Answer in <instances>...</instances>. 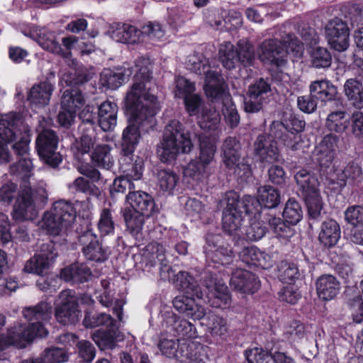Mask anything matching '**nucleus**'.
I'll use <instances>...</instances> for the list:
<instances>
[{
    "instance_id": "nucleus-1",
    "label": "nucleus",
    "mask_w": 363,
    "mask_h": 363,
    "mask_svg": "<svg viewBox=\"0 0 363 363\" xmlns=\"http://www.w3.org/2000/svg\"><path fill=\"white\" fill-rule=\"evenodd\" d=\"M149 59L140 57L135 60L133 83L126 94L125 104L128 113L139 119H153L159 108L157 98L150 93Z\"/></svg>"
},
{
    "instance_id": "nucleus-2",
    "label": "nucleus",
    "mask_w": 363,
    "mask_h": 363,
    "mask_svg": "<svg viewBox=\"0 0 363 363\" xmlns=\"http://www.w3.org/2000/svg\"><path fill=\"white\" fill-rule=\"evenodd\" d=\"M166 250L157 242H151L145 246L141 253V262L148 270L157 264L160 265V274L164 279L172 280L176 286L186 294L198 298L203 297V293L194 278L187 272H179L172 278V271L168 264L165 255Z\"/></svg>"
},
{
    "instance_id": "nucleus-3",
    "label": "nucleus",
    "mask_w": 363,
    "mask_h": 363,
    "mask_svg": "<svg viewBox=\"0 0 363 363\" xmlns=\"http://www.w3.org/2000/svg\"><path fill=\"white\" fill-rule=\"evenodd\" d=\"M291 23L284 24L273 39L266 40L259 45L257 53L261 61L281 67L286 62V52H302V43L291 33Z\"/></svg>"
},
{
    "instance_id": "nucleus-4",
    "label": "nucleus",
    "mask_w": 363,
    "mask_h": 363,
    "mask_svg": "<svg viewBox=\"0 0 363 363\" xmlns=\"http://www.w3.org/2000/svg\"><path fill=\"white\" fill-rule=\"evenodd\" d=\"M192 147L191 140L182 124L172 120L166 125L157 155L162 162H171L179 154L190 152Z\"/></svg>"
},
{
    "instance_id": "nucleus-5",
    "label": "nucleus",
    "mask_w": 363,
    "mask_h": 363,
    "mask_svg": "<svg viewBox=\"0 0 363 363\" xmlns=\"http://www.w3.org/2000/svg\"><path fill=\"white\" fill-rule=\"evenodd\" d=\"M199 140V157L189 163L185 174L197 181H203L215 172L213 163L217 148L215 141L208 136L201 135Z\"/></svg>"
},
{
    "instance_id": "nucleus-6",
    "label": "nucleus",
    "mask_w": 363,
    "mask_h": 363,
    "mask_svg": "<svg viewBox=\"0 0 363 363\" xmlns=\"http://www.w3.org/2000/svg\"><path fill=\"white\" fill-rule=\"evenodd\" d=\"M294 179L304 199L309 216L313 219L318 218L323 209V202L317 177L313 172L301 169L296 172Z\"/></svg>"
},
{
    "instance_id": "nucleus-7",
    "label": "nucleus",
    "mask_w": 363,
    "mask_h": 363,
    "mask_svg": "<svg viewBox=\"0 0 363 363\" xmlns=\"http://www.w3.org/2000/svg\"><path fill=\"white\" fill-rule=\"evenodd\" d=\"M218 57L223 66L228 69L235 68L238 63L250 66L255 60L254 48L244 40H240L237 46L230 42H224L219 47Z\"/></svg>"
},
{
    "instance_id": "nucleus-8",
    "label": "nucleus",
    "mask_w": 363,
    "mask_h": 363,
    "mask_svg": "<svg viewBox=\"0 0 363 363\" xmlns=\"http://www.w3.org/2000/svg\"><path fill=\"white\" fill-rule=\"evenodd\" d=\"M51 120L42 118L39 126L42 128L35 140L38 155L45 163L55 167L62 161L61 155L57 152L58 138L55 133L49 129Z\"/></svg>"
},
{
    "instance_id": "nucleus-9",
    "label": "nucleus",
    "mask_w": 363,
    "mask_h": 363,
    "mask_svg": "<svg viewBox=\"0 0 363 363\" xmlns=\"http://www.w3.org/2000/svg\"><path fill=\"white\" fill-rule=\"evenodd\" d=\"M159 348L162 354L176 358L181 363H205L201 357V347L194 342H187L184 339L173 340L163 339L159 344Z\"/></svg>"
},
{
    "instance_id": "nucleus-10",
    "label": "nucleus",
    "mask_w": 363,
    "mask_h": 363,
    "mask_svg": "<svg viewBox=\"0 0 363 363\" xmlns=\"http://www.w3.org/2000/svg\"><path fill=\"white\" fill-rule=\"evenodd\" d=\"M223 162L225 167L240 177L251 175L247 160L242 157L240 141L233 137L227 138L222 146Z\"/></svg>"
},
{
    "instance_id": "nucleus-11",
    "label": "nucleus",
    "mask_w": 363,
    "mask_h": 363,
    "mask_svg": "<svg viewBox=\"0 0 363 363\" xmlns=\"http://www.w3.org/2000/svg\"><path fill=\"white\" fill-rule=\"evenodd\" d=\"M55 316L57 321L64 325L77 323L81 317L78 298L74 291H61L55 302Z\"/></svg>"
},
{
    "instance_id": "nucleus-12",
    "label": "nucleus",
    "mask_w": 363,
    "mask_h": 363,
    "mask_svg": "<svg viewBox=\"0 0 363 363\" xmlns=\"http://www.w3.org/2000/svg\"><path fill=\"white\" fill-rule=\"evenodd\" d=\"M226 206L223 212V228L228 234L237 233L242 225L243 213L246 210L245 197L242 201L235 191L228 192L225 195Z\"/></svg>"
},
{
    "instance_id": "nucleus-13",
    "label": "nucleus",
    "mask_w": 363,
    "mask_h": 363,
    "mask_svg": "<svg viewBox=\"0 0 363 363\" xmlns=\"http://www.w3.org/2000/svg\"><path fill=\"white\" fill-rule=\"evenodd\" d=\"M52 313V307L47 301H40L35 306L26 307L23 310V317L30 322L28 325L40 337L48 335V331L43 324L50 320Z\"/></svg>"
},
{
    "instance_id": "nucleus-14",
    "label": "nucleus",
    "mask_w": 363,
    "mask_h": 363,
    "mask_svg": "<svg viewBox=\"0 0 363 363\" xmlns=\"http://www.w3.org/2000/svg\"><path fill=\"white\" fill-rule=\"evenodd\" d=\"M326 40L332 49L343 52L349 47V28L339 18L330 20L325 28Z\"/></svg>"
},
{
    "instance_id": "nucleus-15",
    "label": "nucleus",
    "mask_w": 363,
    "mask_h": 363,
    "mask_svg": "<svg viewBox=\"0 0 363 363\" xmlns=\"http://www.w3.org/2000/svg\"><path fill=\"white\" fill-rule=\"evenodd\" d=\"M270 90L269 84L262 78L250 85L244 102L245 111L257 113L262 110Z\"/></svg>"
},
{
    "instance_id": "nucleus-16",
    "label": "nucleus",
    "mask_w": 363,
    "mask_h": 363,
    "mask_svg": "<svg viewBox=\"0 0 363 363\" xmlns=\"http://www.w3.org/2000/svg\"><path fill=\"white\" fill-rule=\"evenodd\" d=\"M57 256L52 242L43 243L33 257L30 259L24 267V271L38 275H43L50 263Z\"/></svg>"
},
{
    "instance_id": "nucleus-17",
    "label": "nucleus",
    "mask_w": 363,
    "mask_h": 363,
    "mask_svg": "<svg viewBox=\"0 0 363 363\" xmlns=\"http://www.w3.org/2000/svg\"><path fill=\"white\" fill-rule=\"evenodd\" d=\"M160 318L162 325L169 328V333H173L174 335L186 338H194L196 336L194 325L178 317L169 308H164L161 311Z\"/></svg>"
},
{
    "instance_id": "nucleus-18",
    "label": "nucleus",
    "mask_w": 363,
    "mask_h": 363,
    "mask_svg": "<svg viewBox=\"0 0 363 363\" xmlns=\"http://www.w3.org/2000/svg\"><path fill=\"white\" fill-rule=\"evenodd\" d=\"M25 35L36 41L45 50L61 55L64 58H67L70 55L69 52H63L60 44L56 40L55 33L47 28L33 26L28 34L25 33Z\"/></svg>"
},
{
    "instance_id": "nucleus-19",
    "label": "nucleus",
    "mask_w": 363,
    "mask_h": 363,
    "mask_svg": "<svg viewBox=\"0 0 363 363\" xmlns=\"http://www.w3.org/2000/svg\"><path fill=\"white\" fill-rule=\"evenodd\" d=\"M257 199L251 196H245L247 213L259 212L262 205L268 208L276 207L280 202V196L277 190L271 186H262L257 190Z\"/></svg>"
},
{
    "instance_id": "nucleus-20",
    "label": "nucleus",
    "mask_w": 363,
    "mask_h": 363,
    "mask_svg": "<svg viewBox=\"0 0 363 363\" xmlns=\"http://www.w3.org/2000/svg\"><path fill=\"white\" fill-rule=\"evenodd\" d=\"M38 211L33 198L30 187L23 189L16 201L12 213L13 218L17 221L34 219Z\"/></svg>"
},
{
    "instance_id": "nucleus-21",
    "label": "nucleus",
    "mask_w": 363,
    "mask_h": 363,
    "mask_svg": "<svg viewBox=\"0 0 363 363\" xmlns=\"http://www.w3.org/2000/svg\"><path fill=\"white\" fill-rule=\"evenodd\" d=\"M205 253L214 262L228 264L233 259V252L229 246L224 245L221 237L218 235L208 234L206 236Z\"/></svg>"
},
{
    "instance_id": "nucleus-22",
    "label": "nucleus",
    "mask_w": 363,
    "mask_h": 363,
    "mask_svg": "<svg viewBox=\"0 0 363 363\" xmlns=\"http://www.w3.org/2000/svg\"><path fill=\"white\" fill-rule=\"evenodd\" d=\"M132 121L123 130L121 140V152L124 155H132L139 143L140 133V125L144 123L152 124V119H138L130 116Z\"/></svg>"
},
{
    "instance_id": "nucleus-23",
    "label": "nucleus",
    "mask_w": 363,
    "mask_h": 363,
    "mask_svg": "<svg viewBox=\"0 0 363 363\" xmlns=\"http://www.w3.org/2000/svg\"><path fill=\"white\" fill-rule=\"evenodd\" d=\"M339 137L330 133L325 135L314 150L315 160L322 168H328L333 163L337 148Z\"/></svg>"
},
{
    "instance_id": "nucleus-24",
    "label": "nucleus",
    "mask_w": 363,
    "mask_h": 363,
    "mask_svg": "<svg viewBox=\"0 0 363 363\" xmlns=\"http://www.w3.org/2000/svg\"><path fill=\"white\" fill-rule=\"evenodd\" d=\"M82 246L84 256L89 260L104 262L108 258L106 250L99 242L97 236L91 231L86 230L79 237Z\"/></svg>"
},
{
    "instance_id": "nucleus-25",
    "label": "nucleus",
    "mask_w": 363,
    "mask_h": 363,
    "mask_svg": "<svg viewBox=\"0 0 363 363\" xmlns=\"http://www.w3.org/2000/svg\"><path fill=\"white\" fill-rule=\"evenodd\" d=\"M21 116L16 113H9L0 116V138L5 143L16 138L21 131H27Z\"/></svg>"
},
{
    "instance_id": "nucleus-26",
    "label": "nucleus",
    "mask_w": 363,
    "mask_h": 363,
    "mask_svg": "<svg viewBox=\"0 0 363 363\" xmlns=\"http://www.w3.org/2000/svg\"><path fill=\"white\" fill-rule=\"evenodd\" d=\"M230 284L235 290L243 294H254L260 285L258 278L254 274L242 269L233 271Z\"/></svg>"
},
{
    "instance_id": "nucleus-27",
    "label": "nucleus",
    "mask_w": 363,
    "mask_h": 363,
    "mask_svg": "<svg viewBox=\"0 0 363 363\" xmlns=\"http://www.w3.org/2000/svg\"><path fill=\"white\" fill-rule=\"evenodd\" d=\"M205 286L208 289V302L213 307L224 308L230 304V292L228 286L223 281L211 280L210 283L206 281Z\"/></svg>"
},
{
    "instance_id": "nucleus-28",
    "label": "nucleus",
    "mask_w": 363,
    "mask_h": 363,
    "mask_svg": "<svg viewBox=\"0 0 363 363\" xmlns=\"http://www.w3.org/2000/svg\"><path fill=\"white\" fill-rule=\"evenodd\" d=\"M254 150L262 162L273 163L279 160V152L277 143L269 136L259 135L255 142Z\"/></svg>"
},
{
    "instance_id": "nucleus-29",
    "label": "nucleus",
    "mask_w": 363,
    "mask_h": 363,
    "mask_svg": "<svg viewBox=\"0 0 363 363\" xmlns=\"http://www.w3.org/2000/svg\"><path fill=\"white\" fill-rule=\"evenodd\" d=\"M173 306L177 311L194 320H200L206 315L205 308L189 296H177L173 300Z\"/></svg>"
},
{
    "instance_id": "nucleus-30",
    "label": "nucleus",
    "mask_w": 363,
    "mask_h": 363,
    "mask_svg": "<svg viewBox=\"0 0 363 363\" xmlns=\"http://www.w3.org/2000/svg\"><path fill=\"white\" fill-rule=\"evenodd\" d=\"M110 37L118 43L135 44L142 40V31L128 24H117L108 31Z\"/></svg>"
},
{
    "instance_id": "nucleus-31",
    "label": "nucleus",
    "mask_w": 363,
    "mask_h": 363,
    "mask_svg": "<svg viewBox=\"0 0 363 363\" xmlns=\"http://www.w3.org/2000/svg\"><path fill=\"white\" fill-rule=\"evenodd\" d=\"M126 199L130 204L128 208L134 209L147 217H149L154 211V200L150 195L144 191H130Z\"/></svg>"
},
{
    "instance_id": "nucleus-32",
    "label": "nucleus",
    "mask_w": 363,
    "mask_h": 363,
    "mask_svg": "<svg viewBox=\"0 0 363 363\" xmlns=\"http://www.w3.org/2000/svg\"><path fill=\"white\" fill-rule=\"evenodd\" d=\"M133 72V67L125 66L117 69V72L106 69L101 74L100 83L104 87L116 89L127 81Z\"/></svg>"
},
{
    "instance_id": "nucleus-33",
    "label": "nucleus",
    "mask_w": 363,
    "mask_h": 363,
    "mask_svg": "<svg viewBox=\"0 0 363 363\" xmlns=\"http://www.w3.org/2000/svg\"><path fill=\"white\" fill-rule=\"evenodd\" d=\"M143 167V159L139 156L123 155L120 160V169L123 176L131 181L142 178Z\"/></svg>"
},
{
    "instance_id": "nucleus-34",
    "label": "nucleus",
    "mask_w": 363,
    "mask_h": 363,
    "mask_svg": "<svg viewBox=\"0 0 363 363\" xmlns=\"http://www.w3.org/2000/svg\"><path fill=\"white\" fill-rule=\"evenodd\" d=\"M52 91V84L48 82H40L32 86L28 96V100L35 108L44 107L48 105Z\"/></svg>"
},
{
    "instance_id": "nucleus-35",
    "label": "nucleus",
    "mask_w": 363,
    "mask_h": 363,
    "mask_svg": "<svg viewBox=\"0 0 363 363\" xmlns=\"http://www.w3.org/2000/svg\"><path fill=\"white\" fill-rule=\"evenodd\" d=\"M118 106L109 101L102 103L98 108L99 124L104 131L113 130L117 124Z\"/></svg>"
},
{
    "instance_id": "nucleus-36",
    "label": "nucleus",
    "mask_w": 363,
    "mask_h": 363,
    "mask_svg": "<svg viewBox=\"0 0 363 363\" xmlns=\"http://www.w3.org/2000/svg\"><path fill=\"white\" fill-rule=\"evenodd\" d=\"M7 335L11 345L16 346L20 348L25 347L30 343L34 337H38L35 334V330L30 327L23 324L15 325L9 328Z\"/></svg>"
},
{
    "instance_id": "nucleus-37",
    "label": "nucleus",
    "mask_w": 363,
    "mask_h": 363,
    "mask_svg": "<svg viewBox=\"0 0 363 363\" xmlns=\"http://www.w3.org/2000/svg\"><path fill=\"white\" fill-rule=\"evenodd\" d=\"M316 290L318 296L320 299L330 301L338 294L340 283L333 275H322L316 281Z\"/></svg>"
},
{
    "instance_id": "nucleus-38",
    "label": "nucleus",
    "mask_w": 363,
    "mask_h": 363,
    "mask_svg": "<svg viewBox=\"0 0 363 363\" xmlns=\"http://www.w3.org/2000/svg\"><path fill=\"white\" fill-rule=\"evenodd\" d=\"M340 238V228L334 220L322 223L318 233V240L325 247H331L336 245Z\"/></svg>"
},
{
    "instance_id": "nucleus-39",
    "label": "nucleus",
    "mask_w": 363,
    "mask_h": 363,
    "mask_svg": "<svg viewBox=\"0 0 363 363\" xmlns=\"http://www.w3.org/2000/svg\"><path fill=\"white\" fill-rule=\"evenodd\" d=\"M204 90L206 96L212 101L221 99L223 101L225 96H229L225 93L223 79L217 71L207 74Z\"/></svg>"
},
{
    "instance_id": "nucleus-40",
    "label": "nucleus",
    "mask_w": 363,
    "mask_h": 363,
    "mask_svg": "<svg viewBox=\"0 0 363 363\" xmlns=\"http://www.w3.org/2000/svg\"><path fill=\"white\" fill-rule=\"evenodd\" d=\"M309 88L311 94L321 101H332L337 94L336 86L328 80L314 81Z\"/></svg>"
},
{
    "instance_id": "nucleus-41",
    "label": "nucleus",
    "mask_w": 363,
    "mask_h": 363,
    "mask_svg": "<svg viewBox=\"0 0 363 363\" xmlns=\"http://www.w3.org/2000/svg\"><path fill=\"white\" fill-rule=\"evenodd\" d=\"M90 269L84 264H74L63 269L60 277L65 281L72 283H83L91 277Z\"/></svg>"
},
{
    "instance_id": "nucleus-42",
    "label": "nucleus",
    "mask_w": 363,
    "mask_h": 363,
    "mask_svg": "<svg viewBox=\"0 0 363 363\" xmlns=\"http://www.w3.org/2000/svg\"><path fill=\"white\" fill-rule=\"evenodd\" d=\"M344 93L354 108H363V85L359 80L347 79L344 84Z\"/></svg>"
},
{
    "instance_id": "nucleus-43",
    "label": "nucleus",
    "mask_w": 363,
    "mask_h": 363,
    "mask_svg": "<svg viewBox=\"0 0 363 363\" xmlns=\"http://www.w3.org/2000/svg\"><path fill=\"white\" fill-rule=\"evenodd\" d=\"M66 59L67 64L70 67V70L65 73L62 79L68 86H77L88 82L91 77L82 69L78 68V63L74 59Z\"/></svg>"
},
{
    "instance_id": "nucleus-44",
    "label": "nucleus",
    "mask_w": 363,
    "mask_h": 363,
    "mask_svg": "<svg viewBox=\"0 0 363 363\" xmlns=\"http://www.w3.org/2000/svg\"><path fill=\"white\" fill-rule=\"evenodd\" d=\"M67 352L62 348L45 350L40 357L23 360L21 363H63L68 360Z\"/></svg>"
},
{
    "instance_id": "nucleus-45",
    "label": "nucleus",
    "mask_w": 363,
    "mask_h": 363,
    "mask_svg": "<svg viewBox=\"0 0 363 363\" xmlns=\"http://www.w3.org/2000/svg\"><path fill=\"white\" fill-rule=\"evenodd\" d=\"M51 211L67 228L69 227L75 220V209L69 201L65 200L56 201L53 203Z\"/></svg>"
},
{
    "instance_id": "nucleus-46",
    "label": "nucleus",
    "mask_w": 363,
    "mask_h": 363,
    "mask_svg": "<svg viewBox=\"0 0 363 363\" xmlns=\"http://www.w3.org/2000/svg\"><path fill=\"white\" fill-rule=\"evenodd\" d=\"M128 230L133 235H138L142 230L146 216L130 208H125L121 211Z\"/></svg>"
},
{
    "instance_id": "nucleus-47",
    "label": "nucleus",
    "mask_w": 363,
    "mask_h": 363,
    "mask_svg": "<svg viewBox=\"0 0 363 363\" xmlns=\"http://www.w3.org/2000/svg\"><path fill=\"white\" fill-rule=\"evenodd\" d=\"M111 147L108 145H97L91 154V161L98 167L109 169L114 164L111 154Z\"/></svg>"
},
{
    "instance_id": "nucleus-48",
    "label": "nucleus",
    "mask_w": 363,
    "mask_h": 363,
    "mask_svg": "<svg viewBox=\"0 0 363 363\" xmlns=\"http://www.w3.org/2000/svg\"><path fill=\"white\" fill-rule=\"evenodd\" d=\"M347 305L350 307L354 322L359 323L363 320V298L357 289L346 290Z\"/></svg>"
},
{
    "instance_id": "nucleus-49",
    "label": "nucleus",
    "mask_w": 363,
    "mask_h": 363,
    "mask_svg": "<svg viewBox=\"0 0 363 363\" xmlns=\"http://www.w3.org/2000/svg\"><path fill=\"white\" fill-rule=\"evenodd\" d=\"M84 98L79 89H67L63 93L61 106L62 109L70 110L77 113L84 104Z\"/></svg>"
},
{
    "instance_id": "nucleus-50",
    "label": "nucleus",
    "mask_w": 363,
    "mask_h": 363,
    "mask_svg": "<svg viewBox=\"0 0 363 363\" xmlns=\"http://www.w3.org/2000/svg\"><path fill=\"white\" fill-rule=\"evenodd\" d=\"M39 226L52 235H58L67 228L51 210L44 213Z\"/></svg>"
},
{
    "instance_id": "nucleus-51",
    "label": "nucleus",
    "mask_w": 363,
    "mask_h": 363,
    "mask_svg": "<svg viewBox=\"0 0 363 363\" xmlns=\"http://www.w3.org/2000/svg\"><path fill=\"white\" fill-rule=\"evenodd\" d=\"M220 116L214 107H205L199 117L198 123L201 129L214 130L220 124Z\"/></svg>"
},
{
    "instance_id": "nucleus-52",
    "label": "nucleus",
    "mask_w": 363,
    "mask_h": 363,
    "mask_svg": "<svg viewBox=\"0 0 363 363\" xmlns=\"http://www.w3.org/2000/svg\"><path fill=\"white\" fill-rule=\"evenodd\" d=\"M350 124L347 113L344 111H337L330 113L326 119L327 128L336 133H343Z\"/></svg>"
},
{
    "instance_id": "nucleus-53",
    "label": "nucleus",
    "mask_w": 363,
    "mask_h": 363,
    "mask_svg": "<svg viewBox=\"0 0 363 363\" xmlns=\"http://www.w3.org/2000/svg\"><path fill=\"white\" fill-rule=\"evenodd\" d=\"M266 220L268 222L270 228L274 233L276 234L277 238L287 240L293 236L294 230L291 227L286 225L281 218L269 214L267 215Z\"/></svg>"
},
{
    "instance_id": "nucleus-54",
    "label": "nucleus",
    "mask_w": 363,
    "mask_h": 363,
    "mask_svg": "<svg viewBox=\"0 0 363 363\" xmlns=\"http://www.w3.org/2000/svg\"><path fill=\"white\" fill-rule=\"evenodd\" d=\"M266 220L268 222L270 228L274 233L276 234L277 238L287 240L293 236L294 230L291 227L286 225L281 218L269 214L267 215Z\"/></svg>"
},
{
    "instance_id": "nucleus-55",
    "label": "nucleus",
    "mask_w": 363,
    "mask_h": 363,
    "mask_svg": "<svg viewBox=\"0 0 363 363\" xmlns=\"http://www.w3.org/2000/svg\"><path fill=\"white\" fill-rule=\"evenodd\" d=\"M187 67L191 71L200 75L203 74L206 77L209 72L216 71L211 69L208 60L199 53L189 56Z\"/></svg>"
},
{
    "instance_id": "nucleus-56",
    "label": "nucleus",
    "mask_w": 363,
    "mask_h": 363,
    "mask_svg": "<svg viewBox=\"0 0 363 363\" xmlns=\"http://www.w3.org/2000/svg\"><path fill=\"white\" fill-rule=\"evenodd\" d=\"M178 182V175L172 171L161 169L157 172L158 186L164 192L172 194Z\"/></svg>"
},
{
    "instance_id": "nucleus-57",
    "label": "nucleus",
    "mask_w": 363,
    "mask_h": 363,
    "mask_svg": "<svg viewBox=\"0 0 363 363\" xmlns=\"http://www.w3.org/2000/svg\"><path fill=\"white\" fill-rule=\"evenodd\" d=\"M311 62L315 68L329 67L332 63V56L327 48L316 47L311 52Z\"/></svg>"
},
{
    "instance_id": "nucleus-58",
    "label": "nucleus",
    "mask_w": 363,
    "mask_h": 363,
    "mask_svg": "<svg viewBox=\"0 0 363 363\" xmlns=\"http://www.w3.org/2000/svg\"><path fill=\"white\" fill-rule=\"evenodd\" d=\"M283 216L287 223L291 225L297 224L303 217L299 203L294 199H289L285 205Z\"/></svg>"
},
{
    "instance_id": "nucleus-59",
    "label": "nucleus",
    "mask_w": 363,
    "mask_h": 363,
    "mask_svg": "<svg viewBox=\"0 0 363 363\" xmlns=\"http://www.w3.org/2000/svg\"><path fill=\"white\" fill-rule=\"evenodd\" d=\"M97 228L101 236L109 235L113 233L115 223L111 211L109 208H104L101 210L97 223Z\"/></svg>"
},
{
    "instance_id": "nucleus-60",
    "label": "nucleus",
    "mask_w": 363,
    "mask_h": 363,
    "mask_svg": "<svg viewBox=\"0 0 363 363\" xmlns=\"http://www.w3.org/2000/svg\"><path fill=\"white\" fill-rule=\"evenodd\" d=\"M222 111L229 125L231 128L236 127L240 122V116L230 96H225Z\"/></svg>"
},
{
    "instance_id": "nucleus-61",
    "label": "nucleus",
    "mask_w": 363,
    "mask_h": 363,
    "mask_svg": "<svg viewBox=\"0 0 363 363\" xmlns=\"http://www.w3.org/2000/svg\"><path fill=\"white\" fill-rule=\"evenodd\" d=\"M308 332V327L301 321L294 320L286 327L284 333L289 336V338L294 341H298L304 338Z\"/></svg>"
},
{
    "instance_id": "nucleus-62",
    "label": "nucleus",
    "mask_w": 363,
    "mask_h": 363,
    "mask_svg": "<svg viewBox=\"0 0 363 363\" xmlns=\"http://www.w3.org/2000/svg\"><path fill=\"white\" fill-rule=\"evenodd\" d=\"M207 323L211 333L215 335L223 336L228 332L226 320L215 314H209Z\"/></svg>"
},
{
    "instance_id": "nucleus-63",
    "label": "nucleus",
    "mask_w": 363,
    "mask_h": 363,
    "mask_svg": "<svg viewBox=\"0 0 363 363\" xmlns=\"http://www.w3.org/2000/svg\"><path fill=\"white\" fill-rule=\"evenodd\" d=\"M245 356L248 363H272L273 358V354L258 347L246 350Z\"/></svg>"
},
{
    "instance_id": "nucleus-64",
    "label": "nucleus",
    "mask_w": 363,
    "mask_h": 363,
    "mask_svg": "<svg viewBox=\"0 0 363 363\" xmlns=\"http://www.w3.org/2000/svg\"><path fill=\"white\" fill-rule=\"evenodd\" d=\"M345 220L354 227L363 224V207L361 206L348 207L345 211Z\"/></svg>"
}]
</instances>
